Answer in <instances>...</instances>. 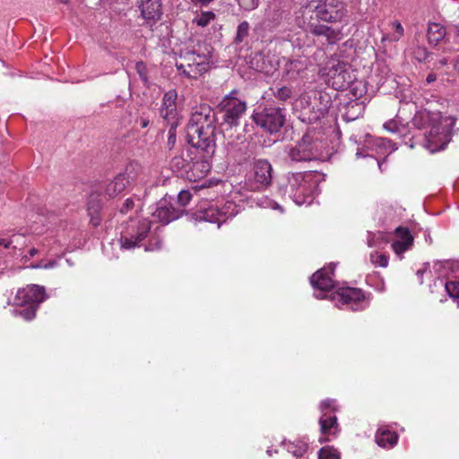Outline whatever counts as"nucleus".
I'll list each match as a JSON object with an SVG mask.
<instances>
[{"label": "nucleus", "instance_id": "3c124183", "mask_svg": "<svg viewBox=\"0 0 459 459\" xmlns=\"http://www.w3.org/2000/svg\"><path fill=\"white\" fill-rule=\"evenodd\" d=\"M134 206V202L132 198H127L123 205L121 206L119 212L121 214H126Z\"/></svg>", "mask_w": 459, "mask_h": 459}, {"label": "nucleus", "instance_id": "bf43d9fd", "mask_svg": "<svg viewBox=\"0 0 459 459\" xmlns=\"http://www.w3.org/2000/svg\"><path fill=\"white\" fill-rule=\"evenodd\" d=\"M437 80V75L434 73H430L426 78V83L430 84Z\"/></svg>", "mask_w": 459, "mask_h": 459}, {"label": "nucleus", "instance_id": "ddd939ff", "mask_svg": "<svg viewBox=\"0 0 459 459\" xmlns=\"http://www.w3.org/2000/svg\"><path fill=\"white\" fill-rule=\"evenodd\" d=\"M176 66L178 71L186 77L197 78L208 70V57L205 55L187 51L180 56Z\"/></svg>", "mask_w": 459, "mask_h": 459}, {"label": "nucleus", "instance_id": "4d7b16f0", "mask_svg": "<svg viewBox=\"0 0 459 459\" xmlns=\"http://www.w3.org/2000/svg\"><path fill=\"white\" fill-rule=\"evenodd\" d=\"M326 111V107L323 109H319V113L313 118L308 117V122L312 124L314 121L317 120L320 117H324Z\"/></svg>", "mask_w": 459, "mask_h": 459}, {"label": "nucleus", "instance_id": "b1692460", "mask_svg": "<svg viewBox=\"0 0 459 459\" xmlns=\"http://www.w3.org/2000/svg\"><path fill=\"white\" fill-rule=\"evenodd\" d=\"M139 8L144 20L156 22L161 16L160 0H142Z\"/></svg>", "mask_w": 459, "mask_h": 459}, {"label": "nucleus", "instance_id": "6e6552de", "mask_svg": "<svg viewBox=\"0 0 459 459\" xmlns=\"http://www.w3.org/2000/svg\"><path fill=\"white\" fill-rule=\"evenodd\" d=\"M237 194V192H232L221 204H212L200 210L196 213V221L216 223L217 228H220L222 223L239 212L241 205L234 200Z\"/></svg>", "mask_w": 459, "mask_h": 459}, {"label": "nucleus", "instance_id": "49530a36", "mask_svg": "<svg viewBox=\"0 0 459 459\" xmlns=\"http://www.w3.org/2000/svg\"><path fill=\"white\" fill-rule=\"evenodd\" d=\"M239 6L246 11H251L257 7L258 0H238Z\"/></svg>", "mask_w": 459, "mask_h": 459}, {"label": "nucleus", "instance_id": "9b49d317", "mask_svg": "<svg viewBox=\"0 0 459 459\" xmlns=\"http://www.w3.org/2000/svg\"><path fill=\"white\" fill-rule=\"evenodd\" d=\"M238 91L233 90L219 103L218 109L223 113V123L230 127L238 125L240 117L247 109L246 101L238 97Z\"/></svg>", "mask_w": 459, "mask_h": 459}, {"label": "nucleus", "instance_id": "39448f33", "mask_svg": "<svg viewBox=\"0 0 459 459\" xmlns=\"http://www.w3.org/2000/svg\"><path fill=\"white\" fill-rule=\"evenodd\" d=\"M325 144L318 134L308 130L295 145L284 149L289 162H303L319 160L324 157Z\"/></svg>", "mask_w": 459, "mask_h": 459}, {"label": "nucleus", "instance_id": "6ab92c4d", "mask_svg": "<svg viewBox=\"0 0 459 459\" xmlns=\"http://www.w3.org/2000/svg\"><path fill=\"white\" fill-rule=\"evenodd\" d=\"M438 278L434 281V286L444 287L446 293L454 299H459V281L454 280L446 274L447 270L453 268L451 262H437L433 266Z\"/></svg>", "mask_w": 459, "mask_h": 459}, {"label": "nucleus", "instance_id": "8fccbe9b", "mask_svg": "<svg viewBox=\"0 0 459 459\" xmlns=\"http://www.w3.org/2000/svg\"><path fill=\"white\" fill-rule=\"evenodd\" d=\"M178 126V123L176 125H173V123H170V128L169 130V135H168V145L169 147H172L176 143V127Z\"/></svg>", "mask_w": 459, "mask_h": 459}, {"label": "nucleus", "instance_id": "f8f14e48", "mask_svg": "<svg viewBox=\"0 0 459 459\" xmlns=\"http://www.w3.org/2000/svg\"><path fill=\"white\" fill-rule=\"evenodd\" d=\"M320 410L322 415L319 420L321 437L320 442H328L337 437L339 426L335 415H332L337 410L336 401L326 399L321 402Z\"/></svg>", "mask_w": 459, "mask_h": 459}, {"label": "nucleus", "instance_id": "4be33fe9", "mask_svg": "<svg viewBox=\"0 0 459 459\" xmlns=\"http://www.w3.org/2000/svg\"><path fill=\"white\" fill-rule=\"evenodd\" d=\"M211 170L210 162L203 157H195L189 162L186 178L190 181H197L206 176Z\"/></svg>", "mask_w": 459, "mask_h": 459}, {"label": "nucleus", "instance_id": "473e14b6", "mask_svg": "<svg viewBox=\"0 0 459 459\" xmlns=\"http://www.w3.org/2000/svg\"><path fill=\"white\" fill-rule=\"evenodd\" d=\"M187 160L182 156H176L170 161V167L173 171L177 172L179 176L186 178V172L189 166Z\"/></svg>", "mask_w": 459, "mask_h": 459}, {"label": "nucleus", "instance_id": "ea45409f", "mask_svg": "<svg viewBox=\"0 0 459 459\" xmlns=\"http://www.w3.org/2000/svg\"><path fill=\"white\" fill-rule=\"evenodd\" d=\"M370 261L376 266L386 267L388 265V256L385 254L375 252L370 254Z\"/></svg>", "mask_w": 459, "mask_h": 459}, {"label": "nucleus", "instance_id": "423d86ee", "mask_svg": "<svg viewBox=\"0 0 459 459\" xmlns=\"http://www.w3.org/2000/svg\"><path fill=\"white\" fill-rule=\"evenodd\" d=\"M318 74L325 82L336 91L348 89L355 80V70L351 65L340 59H331L319 69Z\"/></svg>", "mask_w": 459, "mask_h": 459}, {"label": "nucleus", "instance_id": "4c0bfd02", "mask_svg": "<svg viewBox=\"0 0 459 459\" xmlns=\"http://www.w3.org/2000/svg\"><path fill=\"white\" fill-rule=\"evenodd\" d=\"M348 89H350V92L355 98H361L366 92V85L362 81H358L355 77V80L349 85Z\"/></svg>", "mask_w": 459, "mask_h": 459}, {"label": "nucleus", "instance_id": "052dcab7", "mask_svg": "<svg viewBox=\"0 0 459 459\" xmlns=\"http://www.w3.org/2000/svg\"><path fill=\"white\" fill-rule=\"evenodd\" d=\"M58 265V260L53 259L47 262V269H53Z\"/></svg>", "mask_w": 459, "mask_h": 459}, {"label": "nucleus", "instance_id": "412c9836", "mask_svg": "<svg viewBox=\"0 0 459 459\" xmlns=\"http://www.w3.org/2000/svg\"><path fill=\"white\" fill-rule=\"evenodd\" d=\"M178 93L174 90L167 91L162 99V103L160 108V114L164 120L169 123L176 125L178 118V112L177 108Z\"/></svg>", "mask_w": 459, "mask_h": 459}, {"label": "nucleus", "instance_id": "a211bd4d", "mask_svg": "<svg viewBox=\"0 0 459 459\" xmlns=\"http://www.w3.org/2000/svg\"><path fill=\"white\" fill-rule=\"evenodd\" d=\"M272 164L266 160H258L254 164V181L250 178L245 182V186L248 191H258L272 182L273 178Z\"/></svg>", "mask_w": 459, "mask_h": 459}, {"label": "nucleus", "instance_id": "58836bf2", "mask_svg": "<svg viewBox=\"0 0 459 459\" xmlns=\"http://www.w3.org/2000/svg\"><path fill=\"white\" fill-rule=\"evenodd\" d=\"M319 459H340V453L332 446H325L319 450Z\"/></svg>", "mask_w": 459, "mask_h": 459}, {"label": "nucleus", "instance_id": "f3484780", "mask_svg": "<svg viewBox=\"0 0 459 459\" xmlns=\"http://www.w3.org/2000/svg\"><path fill=\"white\" fill-rule=\"evenodd\" d=\"M397 148L396 143H393L389 139L367 135L364 145L361 148L357 149L356 157L365 158L372 156L368 152V151L375 152L378 155L388 156L396 151Z\"/></svg>", "mask_w": 459, "mask_h": 459}, {"label": "nucleus", "instance_id": "338daca9", "mask_svg": "<svg viewBox=\"0 0 459 459\" xmlns=\"http://www.w3.org/2000/svg\"><path fill=\"white\" fill-rule=\"evenodd\" d=\"M266 453L271 456L273 455V450L267 449Z\"/></svg>", "mask_w": 459, "mask_h": 459}, {"label": "nucleus", "instance_id": "72a5a7b5", "mask_svg": "<svg viewBox=\"0 0 459 459\" xmlns=\"http://www.w3.org/2000/svg\"><path fill=\"white\" fill-rule=\"evenodd\" d=\"M367 242L369 247L381 248L388 242V240L384 232L378 231L376 233L369 232L368 234Z\"/></svg>", "mask_w": 459, "mask_h": 459}, {"label": "nucleus", "instance_id": "79ce46f5", "mask_svg": "<svg viewBox=\"0 0 459 459\" xmlns=\"http://www.w3.org/2000/svg\"><path fill=\"white\" fill-rule=\"evenodd\" d=\"M275 98L281 101H286L290 99L292 96V90L290 87L282 86L278 88L277 91L273 93Z\"/></svg>", "mask_w": 459, "mask_h": 459}, {"label": "nucleus", "instance_id": "5fc2aeb1", "mask_svg": "<svg viewBox=\"0 0 459 459\" xmlns=\"http://www.w3.org/2000/svg\"><path fill=\"white\" fill-rule=\"evenodd\" d=\"M28 267L32 268V269H47V262L44 260H41L39 263L31 264Z\"/></svg>", "mask_w": 459, "mask_h": 459}, {"label": "nucleus", "instance_id": "1a4fd4ad", "mask_svg": "<svg viewBox=\"0 0 459 459\" xmlns=\"http://www.w3.org/2000/svg\"><path fill=\"white\" fill-rule=\"evenodd\" d=\"M315 14L316 20L327 22H335L344 16L343 4L339 0H325L316 4H309L301 10V16L312 18Z\"/></svg>", "mask_w": 459, "mask_h": 459}, {"label": "nucleus", "instance_id": "e433bc0d", "mask_svg": "<svg viewBox=\"0 0 459 459\" xmlns=\"http://www.w3.org/2000/svg\"><path fill=\"white\" fill-rule=\"evenodd\" d=\"M214 19V13L211 11H202L200 13H196L195 17L193 19V22L200 27H206Z\"/></svg>", "mask_w": 459, "mask_h": 459}, {"label": "nucleus", "instance_id": "a19ab883", "mask_svg": "<svg viewBox=\"0 0 459 459\" xmlns=\"http://www.w3.org/2000/svg\"><path fill=\"white\" fill-rule=\"evenodd\" d=\"M249 24L247 22H242L237 29L236 42H242L248 35Z\"/></svg>", "mask_w": 459, "mask_h": 459}, {"label": "nucleus", "instance_id": "a18cd8bd", "mask_svg": "<svg viewBox=\"0 0 459 459\" xmlns=\"http://www.w3.org/2000/svg\"><path fill=\"white\" fill-rule=\"evenodd\" d=\"M134 69L139 74L140 78L143 82L144 84L148 82V77H147V68L143 62H137L134 65Z\"/></svg>", "mask_w": 459, "mask_h": 459}, {"label": "nucleus", "instance_id": "6e6d98bb", "mask_svg": "<svg viewBox=\"0 0 459 459\" xmlns=\"http://www.w3.org/2000/svg\"><path fill=\"white\" fill-rule=\"evenodd\" d=\"M38 254H39V250H38L37 248L33 247V248L30 249V251H29V256H28V255H24V256L22 257V259L26 262V261H28L30 257H33V256H35V255H38Z\"/></svg>", "mask_w": 459, "mask_h": 459}, {"label": "nucleus", "instance_id": "a878e982", "mask_svg": "<svg viewBox=\"0 0 459 459\" xmlns=\"http://www.w3.org/2000/svg\"><path fill=\"white\" fill-rule=\"evenodd\" d=\"M101 208H102V204H101L99 195L91 194L88 200L87 210H88L89 216L91 218V223L93 226L100 225V223L101 221V218L100 215Z\"/></svg>", "mask_w": 459, "mask_h": 459}, {"label": "nucleus", "instance_id": "20e7f679", "mask_svg": "<svg viewBox=\"0 0 459 459\" xmlns=\"http://www.w3.org/2000/svg\"><path fill=\"white\" fill-rule=\"evenodd\" d=\"M280 191L299 206L309 205L318 194V180L311 172L290 173Z\"/></svg>", "mask_w": 459, "mask_h": 459}, {"label": "nucleus", "instance_id": "f03ea898", "mask_svg": "<svg viewBox=\"0 0 459 459\" xmlns=\"http://www.w3.org/2000/svg\"><path fill=\"white\" fill-rule=\"evenodd\" d=\"M412 124L425 130L423 146L434 153L444 150L451 141L455 120L452 117H443L438 111L421 109L415 113Z\"/></svg>", "mask_w": 459, "mask_h": 459}, {"label": "nucleus", "instance_id": "9d476101", "mask_svg": "<svg viewBox=\"0 0 459 459\" xmlns=\"http://www.w3.org/2000/svg\"><path fill=\"white\" fill-rule=\"evenodd\" d=\"M330 297L339 308L346 307L352 311H360L369 306V297L358 288H338Z\"/></svg>", "mask_w": 459, "mask_h": 459}, {"label": "nucleus", "instance_id": "de8ad7c7", "mask_svg": "<svg viewBox=\"0 0 459 459\" xmlns=\"http://www.w3.org/2000/svg\"><path fill=\"white\" fill-rule=\"evenodd\" d=\"M329 30L330 31L328 33H325V37L326 38L328 43L333 44L341 39V32L339 30H335L331 27H329Z\"/></svg>", "mask_w": 459, "mask_h": 459}, {"label": "nucleus", "instance_id": "cd10ccee", "mask_svg": "<svg viewBox=\"0 0 459 459\" xmlns=\"http://www.w3.org/2000/svg\"><path fill=\"white\" fill-rule=\"evenodd\" d=\"M446 30L444 26L439 23L432 22L429 24L428 39L432 45L438 44L446 36Z\"/></svg>", "mask_w": 459, "mask_h": 459}, {"label": "nucleus", "instance_id": "f257e3e1", "mask_svg": "<svg viewBox=\"0 0 459 459\" xmlns=\"http://www.w3.org/2000/svg\"><path fill=\"white\" fill-rule=\"evenodd\" d=\"M183 211L175 209L167 199H161L156 204L155 210L152 212V221L143 219L138 222L131 220L125 230L121 232L120 246L123 249H132L136 247L144 246L145 251H156L161 247V240L158 235H154L148 243H143L151 233L152 224L154 221L168 224L178 219Z\"/></svg>", "mask_w": 459, "mask_h": 459}, {"label": "nucleus", "instance_id": "dca6fc26", "mask_svg": "<svg viewBox=\"0 0 459 459\" xmlns=\"http://www.w3.org/2000/svg\"><path fill=\"white\" fill-rule=\"evenodd\" d=\"M253 119L257 126H261L267 132L273 134L282 127L284 123V115L281 108L269 107L264 108L260 112H255L253 115Z\"/></svg>", "mask_w": 459, "mask_h": 459}, {"label": "nucleus", "instance_id": "c85d7f7f", "mask_svg": "<svg viewBox=\"0 0 459 459\" xmlns=\"http://www.w3.org/2000/svg\"><path fill=\"white\" fill-rule=\"evenodd\" d=\"M281 65V58L277 56H265L262 57L260 71L265 74H273Z\"/></svg>", "mask_w": 459, "mask_h": 459}, {"label": "nucleus", "instance_id": "4468645a", "mask_svg": "<svg viewBox=\"0 0 459 459\" xmlns=\"http://www.w3.org/2000/svg\"><path fill=\"white\" fill-rule=\"evenodd\" d=\"M143 169L141 165L135 161L130 162L125 172L118 174L111 180L105 188V194L108 197H115L121 194L127 186L137 180Z\"/></svg>", "mask_w": 459, "mask_h": 459}, {"label": "nucleus", "instance_id": "09e8293b", "mask_svg": "<svg viewBox=\"0 0 459 459\" xmlns=\"http://www.w3.org/2000/svg\"><path fill=\"white\" fill-rule=\"evenodd\" d=\"M393 27L394 28V32L392 35V39L395 41L399 40L400 38L403 35V28L398 21L393 22Z\"/></svg>", "mask_w": 459, "mask_h": 459}, {"label": "nucleus", "instance_id": "f704fd0d", "mask_svg": "<svg viewBox=\"0 0 459 459\" xmlns=\"http://www.w3.org/2000/svg\"><path fill=\"white\" fill-rule=\"evenodd\" d=\"M383 126L386 131L400 135H403L406 129L398 117L386 121Z\"/></svg>", "mask_w": 459, "mask_h": 459}, {"label": "nucleus", "instance_id": "c9c22d12", "mask_svg": "<svg viewBox=\"0 0 459 459\" xmlns=\"http://www.w3.org/2000/svg\"><path fill=\"white\" fill-rule=\"evenodd\" d=\"M256 204H257V206H259L261 208L277 210L281 213H282L284 212L281 205H280L278 203H276L275 201L272 200L271 198H269L268 196H265V195L257 197Z\"/></svg>", "mask_w": 459, "mask_h": 459}, {"label": "nucleus", "instance_id": "37998d69", "mask_svg": "<svg viewBox=\"0 0 459 459\" xmlns=\"http://www.w3.org/2000/svg\"><path fill=\"white\" fill-rule=\"evenodd\" d=\"M19 238L20 236L18 235H13L11 238L0 237V247H3L4 249H16L17 247L14 243Z\"/></svg>", "mask_w": 459, "mask_h": 459}, {"label": "nucleus", "instance_id": "2f4dec72", "mask_svg": "<svg viewBox=\"0 0 459 459\" xmlns=\"http://www.w3.org/2000/svg\"><path fill=\"white\" fill-rule=\"evenodd\" d=\"M286 450L295 457H301L307 450V444L305 441L298 440L295 442L283 443Z\"/></svg>", "mask_w": 459, "mask_h": 459}, {"label": "nucleus", "instance_id": "774afa93", "mask_svg": "<svg viewBox=\"0 0 459 459\" xmlns=\"http://www.w3.org/2000/svg\"><path fill=\"white\" fill-rule=\"evenodd\" d=\"M455 31L457 35L459 36V24L455 26Z\"/></svg>", "mask_w": 459, "mask_h": 459}, {"label": "nucleus", "instance_id": "aec40b11", "mask_svg": "<svg viewBox=\"0 0 459 459\" xmlns=\"http://www.w3.org/2000/svg\"><path fill=\"white\" fill-rule=\"evenodd\" d=\"M394 238L392 243V249L394 254L403 258L404 252L411 249L414 238L407 228L398 227L394 232Z\"/></svg>", "mask_w": 459, "mask_h": 459}, {"label": "nucleus", "instance_id": "bb28decb", "mask_svg": "<svg viewBox=\"0 0 459 459\" xmlns=\"http://www.w3.org/2000/svg\"><path fill=\"white\" fill-rule=\"evenodd\" d=\"M390 74L389 67L383 62H376L373 65L371 79L377 85H383Z\"/></svg>", "mask_w": 459, "mask_h": 459}, {"label": "nucleus", "instance_id": "5701e85b", "mask_svg": "<svg viewBox=\"0 0 459 459\" xmlns=\"http://www.w3.org/2000/svg\"><path fill=\"white\" fill-rule=\"evenodd\" d=\"M282 77L286 80H295L307 68V64L299 59L281 57Z\"/></svg>", "mask_w": 459, "mask_h": 459}, {"label": "nucleus", "instance_id": "c03bdc74", "mask_svg": "<svg viewBox=\"0 0 459 459\" xmlns=\"http://www.w3.org/2000/svg\"><path fill=\"white\" fill-rule=\"evenodd\" d=\"M193 195L188 190H182L178 195V203L180 206L184 207L189 204Z\"/></svg>", "mask_w": 459, "mask_h": 459}, {"label": "nucleus", "instance_id": "0eeeda50", "mask_svg": "<svg viewBox=\"0 0 459 459\" xmlns=\"http://www.w3.org/2000/svg\"><path fill=\"white\" fill-rule=\"evenodd\" d=\"M45 299L46 292L43 286L28 285L17 291L14 302L20 307L14 308L13 314L22 316L26 321H30L35 317L39 305Z\"/></svg>", "mask_w": 459, "mask_h": 459}, {"label": "nucleus", "instance_id": "2eb2a0df", "mask_svg": "<svg viewBox=\"0 0 459 459\" xmlns=\"http://www.w3.org/2000/svg\"><path fill=\"white\" fill-rule=\"evenodd\" d=\"M334 264L316 272L310 278V283L314 289V295L316 299H322L327 297V293L335 286L333 280Z\"/></svg>", "mask_w": 459, "mask_h": 459}, {"label": "nucleus", "instance_id": "13d9d810", "mask_svg": "<svg viewBox=\"0 0 459 459\" xmlns=\"http://www.w3.org/2000/svg\"><path fill=\"white\" fill-rule=\"evenodd\" d=\"M137 123H139L141 127L145 128L149 126L150 122L148 118L142 117L137 120Z\"/></svg>", "mask_w": 459, "mask_h": 459}, {"label": "nucleus", "instance_id": "0e129e2a", "mask_svg": "<svg viewBox=\"0 0 459 459\" xmlns=\"http://www.w3.org/2000/svg\"><path fill=\"white\" fill-rule=\"evenodd\" d=\"M406 144H408V143H406ZM409 146H410V148H414V146H415V143H414V142H412L411 139H410Z\"/></svg>", "mask_w": 459, "mask_h": 459}, {"label": "nucleus", "instance_id": "393cba45", "mask_svg": "<svg viewBox=\"0 0 459 459\" xmlns=\"http://www.w3.org/2000/svg\"><path fill=\"white\" fill-rule=\"evenodd\" d=\"M375 439L379 446L389 449L397 444L398 435L384 427H380L376 432Z\"/></svg>", "mask_w": 459, "mask_h": 459}, {"label": "nucleus", "instance_id": "864d4df0", "mask_svg": "<svg viewBox=\"0 0 459 459\" xmlns=\"http://www.w3.org/2000/svg\"><path fill=\"white\" fill-rule=\"evenodd\" d=\"M426 274V275H432V272L430 270H428V269H420L417 271V276L419 278V281H420V283H422L423 282V275Z\"/></svg>", "mask_w": 459, "mask_h": 459}, {"label": "nucleus", "instance_id": "680f3d73", "mask_svg": "<svg viewBox=\"0 0 459 459\" xmlns=\"http://www.w3.org/2000/svg\"><path fill=\"white\" fill-rule=\"evenodd\" d=\"M385 161V160H377V165H378V168H379L380 170H383L382 168H384L383 164H384Z\"/></svg>", "mask_w": 459, "mask_h": 459}, {"label": "nucleus", "instance_id": "c756f323", "mask_svg": "<svg viewBox=\"0 0 459 459\" xmlns=\"http://www.w3.org/2000/svg\"><path fill=\"white\" fill-rule=\"evenodd\" d=\"M302 27L304 30L310 31L314 35H323L325 36V33H328L329 27L325 25H320L314 22V18H309V16L306 19L302 17Z\"/></svg>", "mask_w": 459, "mask_h": 459}, {"label": "nucleus", "instance_id": "7c9ffc66", "mask_svg": "<svg viewBox=\"0 0 459 459\" xmlns=\"http://www.w3.org/2000/svg\"><path fill=\"white\" fill-rule=\"evenodd\" d=\"M221 183L217 182L215 185L212 186H205L204 185H202L195 188L194 191L196 195H198V196L202 198L213 200L215 195L221 191Z\"/></svg>", "mask_w": 459, "mask_h": 459}, {"label": "nucleus", "instance_id": "69168bd1", "mask_svg": "<svg viewBox=\"0 0 459 459\" xmlns=\"http://www.w3.org/2000/svg\"><path fill=\"white\" fill-rule=\"evenodd\" d=\"M227 148H228L229 152H230V151H231L232 143H231L230 142H228V143H227Z\"/></svg>", "mask_w": 459, "mask_h": 459}, {"label": "nucleus", "instance_id": "603ef678", "mask_svg": "<svg viewBox=\"0 0 459 459\" xmlns=\"http://www.w3.org/2000/svg\"><path fill=\"white\" fill-rule=\"evenodd\" d=\"M356 108L358 110H359V113L357 115H354L353 113H350L351 111H348L347 113H345L343 115V117L347 120V121H352L354 119H356L359 113L361 112L362 110V107L360 104H358L356 103L354 106H352V108Z\"/></svg>", "mask_w": 459, "mask_h": 459}, {"label": "nucleus", "instance_id": "7ed1b4c3", "mask_svg": "<svg viewBox=\"0 0 459 459\" xmlns=\"http://www.w3.org/2000/svg\"><path fill=\"white\" fill-rule=\"evenodd\" d=\"M216 117L213 109L206 104L195 107L187 125V141L196 149L207 154L215 149Z\"/></svg>", "mask_w": 459, "mask_h": 459}, {"label": "nucleus", "instance_id": "e2e57ef3", "mask_svg": "<svg viewBox=\"0 0 459 459\" xmlns=\"http://www.w3.org/2000/svg\"><path fill=\"white\" fill-rule=\"evenodd\" d=\"M455 68L459 73V56H458V59H457V61H456V63L455 65Z\"/></svg>", "mask_w": 459, "mask_h": 459}]
</instances>
